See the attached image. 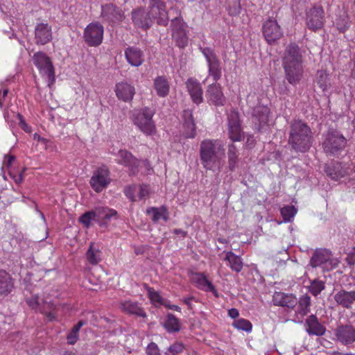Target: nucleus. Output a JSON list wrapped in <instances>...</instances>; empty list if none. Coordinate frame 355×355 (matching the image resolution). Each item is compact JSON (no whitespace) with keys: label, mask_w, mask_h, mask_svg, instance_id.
Here are the masks:
<instances>
[{"label":"nucleus","mask_w":355,"mask_h":355,"mask_svg":"<svg viewBox=\"0 0 355 355\" xmlns=\"http://www.w3.org/2000/svg\"><path fill=\"white\" fill-rule=\"evenodd\" d=\"M223 150V145L218 139H207L202 141L200 146V158L203 167L206 170H213L220 159L218 152Z\"/></svg>","instance_id":"nucleus-3"},{"label":"nucleus","mask_w":355,"mask_h":355,"mask_svg":"<svg viewBox=\"0 0 355 355\" xmlns=\"http://www.w3.org/2000/svg\"><path fill=\"white\" fill-rule=\"evenodd\" d=\"M17 117L19 120V125L20 128L26 132H31V127L25 121L24 116L21 114H18Z\"/></svg>","instance_id":"nucleus-54"},{"label":"nucleus","mask_w":355,"mask_h":355,"mask_svg":"<svg viewBox=\"0 0 355 355\" xmlns=\"http://www.w3.org/2000/svg\"><path fill=\"white\" fill-rule=\"evenodd\" d=\"M15 159V156L11 155H6L3 159V166L6 168L10 167Z\"/></svg>","instance_id":"nucleus-59"},{"label":"nucleus","mask_w":355,"mask_h":355,"mask_svg":"<svg viewBox=\"0 0 355 355\" xmlns=\"http://www.w3.org/2000/svg\"><path fill=\"white\" fill-rule=\"evenodd\" d=\"M207 66L209 76L212 77L213 80L216 83L222 76V69L220 60L207 64Z\"/></svg>","instance_id":"nucleus-39"},{"label":"nucleus","mask_w":355,"mask_h":355,"mask_svg":"<svg viewBox=\"0 0 355 355\" xmlns=\"http://www.w3.org/2000/svg\"><path fill=\"white\" fill-rule=\"evenodd\" d=\"M14 288V279L4 270H0V295L7 296Z\"/></svg>","instance_id":"nucleus-30"},{"label":"nucleus","mask_w":355,"mask_h":355,"mask_svg":"<svg viewBox=\"0 0 355 355\" xmlns=\"http://www.w3.org/2000/svg\"><path fill=\"white\" fill-rule=\"evenodd\" d=\"M96 222L100 226L106 225L112 218L117 216V211L115 209L108 207H97L94 209Z\"/></svg>","instance_id":"nucleus-31"},{"label":"nucleus","mask_w":355,"mask_h":355,"mask_svg":"<svg viewBox=\"0 0 355 355\" xmlns=\"http://www.w3.org/2000/svg\"><path fill=\"white\" fill-rule=\"evenodd\" d=\"M146 355H162L158 345L154 343H150L146 347Z\"/></svg>","instance_id":"nucleus-50"},{"label":"nucleus","mask_w":355,"mask_h":355,"mask_svg":"<svg viewBox=\"0 0 355 355\" xmlns=\"http://www.w3.org/2000/svg\"><path fill=\"white\" fill-rule=\"evenodd\" d=\"M336 26L340 33H345L349 28V24L346 17H340L336 19Z\"/></svg>","instance_id":"nucleus-49"},{"label":"nucleus","mask_w":355,"mask_h":355,"mask_svg":"<svg viewBox=\"0 0 355 355\" xmlns=\"http://www.w3.org/2000/svg\"><path fill=\"white\" fill-rule=\"evenodd\" d=\"M329 74L324 70H319L317 72L316 82L319 87L323 91H326L329 85Z\"/></svg>","instance_id":"nucleus-40"},{"label":"nucleus","mask_w":355,"mask_h":355,"mask_svg":"<svg viewBox=\"0 0 355 355\" xmlns=\"http://www.w3.org/2000/svg\"><path fill=\"white\" fill-rule=\"evenodd\" d=\"M116 162L128 168L130 173L135 175L139 171L140 161L127 150H119Z\"/></svg>","instance_id":"nucleus-15"},{"label":"nucleus","mask_w":355,"mask_h":355,"mask_svg":"<svg viewBox=\"0 0 355 355\" xmlns=\"http://www.w3.org/2000/svg\"><path fill=\"white\" fill-rule=\"evenodd\" d=\"M347 140L339 132L331 130L326 135L322 143L325 153L336 155L340 152L346 146Z\"/></svg>","instance_id":"nucleus-8"},{"label":"nucleus","mask_w":355,"mask_h":355,"mask_svg":"<svg viewBox=\"0 0 355 355\" xmlns=\"http://www.w3.org/2000/svg\"><path fill=\"white\" fill-rule=\"evenodd\" d=\"M85 324V322L83 320H80L76 324H75L71 331L73 332H76L78 334V332L80 329V328Z\"/></svg>","instance_id":"nucleus-62"},{"label":"nucleus","mask_w":355,"mask_h":355,"mask_svg":"<svg viewBox=\"0 0 355 355\" xmlns=\"http://www.w3.org/2000/svg\"><path fill=\"white\" fill-rule=\"evenodd\" d=\"M325 288L324 282L322 280L314 279L309 286V291L314 296L318 295Z\"/></svg>","instance_id":"nucleus-46"},{"label":"nucleus","mask_w":355,"mask_h":355,"mask_svg":"<svg viewBox=\"0 0 355 355\" xmlns=\"http://www.w3.org/2000/svg\"><path fill=\"white\" fill-rule=\"evenodd\" d=\"M162 306H164L166 308H168V309L173 310L178 312H181V308L180 306L175 304H170L169 301L165 300Z\"/></svg>","instance_id":"nucleus-60"},{"label":"nucleus","mask_w":355,"mask_h":355,"mask_svg":"<svg viewBox=\"0 0 355 355\" xmlns=\"http://www.w3.org/2000/svg\"><path fill=\"white\" fill-rule=\"evenodd\" d=\"M125 58L127 62L133 67H139L144 62V53L136 46H130L125 49Z\"/></svg>","instance_id":"nucleus-26"},{"label":"nucleus","mask_w":355,"mask_h":355,"mask_svg":"<svg viewBox=\"0 0 355 355\" xmlns=\"http://www.w3.org/2000/svg\"><path fill=\"white\" fill-rule=\"evenodd\" d=\"M186 87L193 103L200 105L203 102V90L199 81L189 78L186 82Z\"/></svg>","instance_id":"nucleus-21"},{"label":"nucleus","mask_w":355,"mask_h":355,"mask_svg":"<svg viewBox=\"0 0 355 355\" xmlns=\"http://www.w3.org/2000/svg\"><path fill=\"white\" fill-rule=\"evenodd\" d=\"M326 172L334 180H338L345 175V173L340 170V166H334L332 168L329 167L326 169Z\"/></svg>","instance_id":"nucleus-48"},{"label":"nucleus","mask_w":355,"mask_h":355,"mask_svg":"<svg viewBox=\"0 0 355 355\" xmlns=\"http://www.w3.org/2000/svg\"><path fill=\"white\" fill-rule=\"evenodd\" d=\"M184 119V135L186 138H194L196 135V126L192 111L185 110L182 114Z\"/></svg>","instance_id":"nucleus-29"},{"label":"nucleus","mask_w":355,"mask_h":355,"mask_svg":"<svg viewBox=\"0 0 355 355\" xmlns=\"http://www.w3.org/2000/svg\"><path fill=\"white\" fill-rule=\"evenodd\" d=\"M153 87L159 97L164 98L169 94L170 84L168 78L164 76H158L155 78Z\"/></svg>","instance_id":"nucleus-32"},{"label":"nucleus","mask_w":355,"mask_h":355,"mask_svg":"<svg viewBox=\"0 0 355 355\" xmlns=\"http://www.w3.org/2000/svg\"><path fill=\"white\" fill-rule=\"evenodd\" d=\"M305 21L307 28L313 32L321 30L324 25L325 12L321 5L314 4L306 10Z\"/></svg>","instance_id":"nucleus-7"},{"label":"nucleus","mask_w":355,"mask_h":355,"mask_svg":"<svg viewBox=\"0 0 355 355\" xmlns=\"http://www.w3.org/2000/svg\"><path fill=\"white\" fill-rule=\"evenodd\" d=\"M149 9L148 15L151 18L152 23L155 20L159 25L164 26L168 25V12L164 2L161 0H150Z\"/></svg>","instance_id":"nucleus-11"},{"label":"nucleus","mask_w":355,"mask_h":355,"mask_svg":"<svg viewBox=\"0 0 355 355\" xmlns=\"http://www.w3.org/2000/svg\"><path fill=\"white\" fill-rule=\"evenodd\" d=\"M297 305L295 313L304 317L310 312L311 297L308 295L301 296L297 300Z\"/></svg>","instance_id":"nucleus-36"},{"label":"nucleus","mask_w":355,"mask_h":355,"mask_svg":"<svg viewBox=\"0 0 355 355\" xmlns=\"http://www.w3.org/2000/svg\"><path fill=\"white\" fill-rule=\"evenodd\" d=\"M147 291L148 297L153 304L163 305L165 300L162 298V297L157 291H155L151 287H148Z\"/></svg>","instance_id":"nucleus-47"},{"label":"nucleus","mask_w":355,"mask_h":355,"mask_svg":"<svg viewBox=\"0 0 355 355\" xmlns=\"http://www.w3.org/2000/svg\"><path fill=\"white\" fill-rule=\"evenodd\" d=\"M26 303L35 311L46 315L50 320H53L55 318V314L51 311H49L51 309V304L41 300L38 295H32L31 297L27 298Z\"/></svg>","instance_id":"nucleus-20"},{"label":"nucleus","mask_w":355,"mask_h":355,"mask_svg":"<svg viewBox=\"0 0 355 355\" xmlns=\"http://www.w3.org/2000/svg\"><path fill=\"white\" fill-rule=\"evenodd\" d=\"M191 280L197 288L205 292H211L216 297H219L218 292L215 286L207 279L205 273L198 272H193Z\"/></svg>","instance_id":"nucleus-17"},{"label":"nucleus","mask_w":355,"mask_h":355,"mask_svg":"<svg viewBox=\"0 0 355 355\" xmlns=\"http://www.w3.org/2000/svg\"><path fill=\"white\" fill-rule=\"evenodd\" d=\"M171 10L176 15L171 21L170 28L172 39L178 48L184 49L189 43L188 26L182 16L181 11L178 8H172Z\"/></svg>","instance_id":"nucleus-4"},{"label":"nucleus","mask_w":355,"mask_h":355,"mask_svg":"<svg viewBox=\"0 0 355 355\" xmlns=\"http://www.w3.org/2000/svg\"><path fill=\"white\" fill-rule=\"evenodd\" d=\"M103 26L98 21L89 24L83 32L84 40L91 47L98 46L103 42Z\"/></svg>","instance_id":"nucleus-10"},{"label":"nucleus","mask_w":355,"mask_h":355,"mask_svg":"<svg viewBox=\"0 0 355 355\" xmlns=\"http://www.w3.org/2000/svg\"><path fill=\"white\" fill-rule=\"evenodd\" d=\"M147 214H153L152 220L154 223L157 222L159 219L162 218L164 221L168 220V209L166 207L162 206L160 207H152L146 210Z\"/></svg>","instance_id":"nucleus-35"},{"label":"nucleus","mask_w":355,"mask_h":355,"mask_svg":"<svg viewBox=\"0 0 355 355\" xmlns=\"http://www.w3.org/2000/svg\"><path fill=\"white\" fill-rule=\"evenodd\" d=\"M223 260L227 262V266L232 271L240 272L243 268V262L241 257L232 251L225 252Z\"/></svg>","instance_id":"nucleus-34"},{"label":"nucleus","mask_w":355,"mask_h":355,"mask_svg":"<svg viewBox=\"0 0 355 355\" xmlns=\"http://www.w3.org/2000/svg\"><path fill=\"white\" fill-rule=\"evenodd\" d=\"M311 266L313 268L321 266L322 265H330L331 269L338 266L337 259L332 258L331 252L327 249L316 250L310 261Z\"/></svg>","instance_id":"nucleus-14"},{"label":"nucleus","mask_w":355,"mask_h":355,"mask_svg":"<svg viewBox=\"0 0 355 355\" xmlns=\"http://www.w3.org/2000/svg\"><path fill=\"white\" fill-rule=\"evenodd\" d=\"M150 193L149 187L146 184H141L138 189V199L142 200L148 196Z\"/></svg>","instance_id":"nucleus-53"},{"label":"nucleus","mask_w":355,"mask_h":355,"mask_svg":"<svg viewBox=\"0 0 355 355\" xmlns=\"http://www.w3.org/2000/svg\"><path fill=\"white\" fill-rule=\"evenodd\" d=\"M155 114L154 110L145 107L133 114L134 125L146 136H153L157 133L156 125L153 119Z\"/></svg>","instance_id":"nucleus-5"},{"label":"nucleus","mask_w":355,"mask_h":355,"mask_svg":"<svg viewBox=\"0 0 355 355\" xmlns=\"http://www.w3.org/2000/svg\"><path fill=\"white\" fill-rule=\"evenodd\" d=\"M33 62L42 77H46L48 85L51 87L55 81V69L51 58L42 51L33 54Z\"/></svg>","instance_id":"nucleus-6"},{"label":"nucleus","mask_w":355,"mask_h":355,"mask_svg":"<svg viewBox=\"0 0 355 355\" xmlns=\"http://www.w3.org/2000/svg\"><path fill=\"white\" fill-rule=\"evenodd\" d=\"M35 38L37 44L49 43L52 39L51 26L47 23L37 24L35 28Z\"/></svg>","instance_id":"nucleus-24"},{"label":"nucleus","mask_w":355,"mask_h":355,"mask_svg":"<svg viewBox=\"0 0 355 355\" xmlns=\"http://www.w3.org/2000/svg\"><path fill=\"white\" fill-rule=\"evenodd\" d=\"M114 92L119 100L130 103L135 95L136 89L133 85L122 81L116 84Z\"/></svg>","instance_id":"nucleus-19"},{"label":"nucleus","mask_w":355,"mask_h":355,"mask_svg":"<svg viewBox=\"0 0 355 355\" xmlns=\"http://www.w3.org/2000/svg\"><path fill=\"white\" fill-rule=\"evenodd\" d=\"M24 171H25V168H24V170L18 174H12V173H9V174H10V176L11 177V178L15 181V182L19 184L24 181Z\"/></svg>","instance_id":"nucleus-57"},{"label":"nucleus","mask_w":355,"mask_h":355,"mask_svg":"<svg viewBox=\"0 0 355 355\" xmlns=\"http://www.w3.org/2000/svg\"><path fill=\"white\" fill-rule=\"evenodd\" d=\"M334 334L336 340L344 345H351L355 342V328L352 325H338L335 329Z\"/></svg>","instance_id":"nucleus-16"},{"label":"nucleus","mask_w":355,"mask_h":355,"mask_svg":"<svg viewBox=\"0 0 355 355\" xmlns=\"http://www.w3.org/2000/svg\"><path fill=\"white\" fill-rule=\"evenodd\" d=\"M184 349V345L180 342H175V343L171 345L168 349V352L173 355H178V354L183 352Z\"/></svg>","instance_id":"nucleus-51"},{"label":"nucleus","mask_w":355,"mask_h":355,"mask_svg":"<svg viewBox=\"0 0 355 355\" xmlns=\"http://www.w3.org/2000/svg\"><path fill=\"white\" fill-rule=\"evenodd\" d=\"M120 309L123 312L128 314L135 315L141 318H146V313L144 309L139 306L137 302L132 301H125L120 304Z\"/></svg>","instance_id":"nucleus-33"},{"label":"nucleus","mask_w":355,"mask_h":355,"mask_svg":"<svg viewBox=\"0 0 355 355\" xmlns=\"http://www.w3.org/2000/svg\"><path fill=\"white\" fill-rule=\"evenodd\" d=\"M306 330L309 335L323 336L326 332V328L319 321L316 315H309L305 322Z\"/></svg>","instance_id":"nucleus-27"},{"label":"nucleus","mask_w":355,"mask_h":355,"mask_svg":"<svg viewBox=\"0 0 355 355\" xmlns=\"http://www.w3.org/2000/svg\"><path fill=\"white\" fill-rule=\"evenodd\" d=\"M112 181L110 171L107 166L103 165L94 171L89 180V184L96 193H101Z\"/></svg>","instance_id":"nucleus-9"},{"label":"nucleus","mask_w":355,"mask_h":355,"mask_svg":"<svg viewBox=\"0 0 355 355\" xmlns=\"http://www.w3.org/2000/svg\"><path fill=\"white\" fill-rule=\"evenodd\" d=\"M228 136L234 142L241 141L243 133L239 112L231 110L227 114Z\"/></svg>","instance_id":"nucleus-12"},{"label":"nucleus","mask_w":355,"mask_h":355,"mask_svg":"<svg viewBox=\"0 0 355 355\" xmlns=\"http://www.w3.org/2000/svg\"><path fill=\"white\" fill-rule=\"evenodd\" d=\"M173 233L176 235H181L184 238L187 235V232L181 229H174Z\"/></svg>","instance_id":"nucleus-64"},{"label":"nucleus","mask_w":355,"mask_h":355,"mask_svg":"<svg viewBox=\"0 0 355 355\" xmlns=\"http://www.w3.org/2000/svg\"><path fill=\"white\" fill-rule=\"evenodd\" d=\"M282 66L285 77L292 85H297L303 77V58L299 46L295 43L289 44L284 53Z\"/></svg>","instance_id":"nucleus-1"},{"label":"nucleus","mask_w":355,"mask_h":355,"mask_svg":"<svg viewBox=\"0 0 355 355\" xmlns=\"http://www.w3.org/2000/svg\"><path fill=\"white\" fill-rule=\"evenodd\" d=\"M132 19L135 26L145 30L152 26L151 18L149 17L148 12H146L143 8L132 10Z\"/></svg>","instance_id":"nucleus-28"},{"label":"nucleus","mask_w":355,"mask_h":355,"mask_svg":"<svg viewBox=\"0 0 355 355\" xmlns=\"http://www.w3.org/2000/svg\"><path fill=\"white\" fill-rule=\"evenodd\" d=\"M256 117L259 123V125H263L268 123L270 114V109L267 107H261L255 111Z\"/></svg>","instance_id":"nucleus-41"},{"label":"nucleus","mask_w":355,"mask_h":355,"mask_svg":"<svg viewBox=\"0 0 355 355\" xmlns=\"http://www.w3.org/2000/svg\"><path fill=\"white\" fill-rule=\"evenodd\" d=\"M194 300V297H186L183 300L185 304L187 305L189 309H192L191 301Z\"/></svg>","instance_id":"nucleus-63"},{"label":"nucleus","mask_w":355,"mask_h":355,"mask_svg":"<svg viewBox=\"0 0 355 355\" xmlns=\"http://www.w3.org/2000/svg\"><path fill=\"white\" fill-rule=\"evenodd\" d=\"M135 191H137L136 186H128L125 188L124 193L132 202H135L137 200L134 194Z\"/></svg>","instance_id":"nucleus-52"},{"label":"nucleus","mask_w":355,"mask_h":355,"mask_svg":"<svg viewBox=\"0 0 355 355\" xmlns=\"http://www.w3.org/2000/svg\"><path fill=\"white\" fill-rule=\"evenodd\" d=\"M206 96L208 102L216 106H223L226 102L222 87L217 83H212L208 86L206 91Z\"/></svg>","instance_id":"nucleus-18"},{"label":"nucleus","mask_w":355,"mask_h":355,"mask_svg":"<svg viewBox=\"0 0 355 355\" xmlns=\"http://www.w3.org/2000/svg\"><path fill=\"white\" fill-rule=\"evenodd\" d=\"M228 315L232 318H236L239 315V311L235 308H232L228 311Z\"/></svg>","instance_id":"nucleus-61"},{"label":"nucleus","mask_w":355,"mask_h":355,"mask_svg":"<svg viewBox=\"0 0 355 355\" xmlns=\"http://www.w3.org/2000/svg\"><path fill=\"white\" fill-rule=\"evenodd\" d=\"M101 17L111 23H116L122 21L123 12L113 3H107L101 7Z\"/></svg>","instance_id":"nucleus-23"},{"label":"nucleus","mask_w":355,"mask_h":355,"mask_svg":"<svg viewBox=\"0 0 355 355\" xmlns=\"http://www.w3.org/2000/svg\"><path fill=\"white\" fill-rule=\"evenodd\" d=\"M236 156H239V150L236 146L234 144L228 145L227 149V159L228 160L234 158Z\"/></svg>","instance_id":"nucleus-55"},{"label":"nucleus","mask_w":355,"mask_h":355,"mask_svg":"<svg viewBox=\"0 0 355 355\" xmlns=\"http://www.w3.org/2000/svg\"><path fill=\"white\" fill-rule=\"evenodd\" d=\"M199 49L202 54L206 59L207 64L219 61L218 56L216 55L214 49L211 47H202L200 46Z\"/></svg>","instance_id":"nucleus-42"},{"label":"nucleus","mask_w":355,"mask_h":355,"mask_svg":"<svg viewBox=\"0 0 355 355\" xmlns=\"http://www.w3.org/2000/svg\"><path fill=\"white\" fill-rule=\"evenodd\" d=\"M92 220L96 222L94 210L86 211L79 218V222L86 228H89L91 226Z\"/></svg>","instance_id":"nucleus-44"},{"label":"nucleus","mask_w":355,"mask_h":355,"mask_svg":"<svg viewBox=\"0 0 355 355\" xmlns=\"http://www.w3.org/2000/svg\"><path fill=\"white\" fill-rule=\"evenodd\" d=\"M274 305L293 310L297 304V299L293 294L275 292L272 296Z\"/></svg>","instance_id":"nucleus-22"},{"label":"nucleus","mask_w":355,"mask_h":355,"mask_svg":"<svg viewBox=\"0 0 355 355\" xmlns=\"http://www.w3.org/2000/svg\"><path fill=\"white\" fill-rule=\"evenodd\" d=\"M164 327L168 333L178 332L180 330V323L173 314L168 313L164 324Z\"/></svg>","instance_id":"nucleus-37"},{"label":"nucleus","mask_w":355,"mask_h":355,"mask_svg":"<svg viewBox=\"0 0 355 355\" xmlns=\"http://www.w3.org/2000/svg\"><path fill=\"white\" fill-rule=\"evenodd\" d=\"M78 339V334L76 332L71 331L67 334V343L69 345H74Z\"/></svg>","instance_id":"nucleus-58"},{"label":"nucleus","mask_w":355,"mask_h":355,"mask_svg":"<svg viewBox=\"0 0 355 355\" xmlns=\"http://www.w3.org/2000/svg\"><path fill=\"white\" fill-rule=\"evenodd\" d=\"M263 35L266 42L271 44L283 36L281 26L277 20L269 17L262 26Z\"/></svg>","instance_id":"nucleus-13"},{"label":"nucleus","mask_w":355,"mask_h":355,"mask_svg":"<svg viewBox=\"0 0 355 355\" xmlns=\"http://www.w3.org/2000/svg\"><path fill=\"white\" fill-rule=\"evenodd\" d=\"M239 162V156H236L228 160V168L230 171L233 172L236 169V168L238 167Z\"/></svg>","instance_id":"nucleus-56"},{"label":"nucleus","mask_w":355,"mask_h":355,"mask_svg":"<svg viewBox=\"0 0 355 355\" xmlns=\"http://www.w3.org/2000/svg\"><path fill=\"white\" fill-rule=\"evenodd\" d=\"M86 259L92 265H97L101 261V252L98 248H94V243H91L86 252Z\"/></svg>","instance_id":"nucleus-38"},{"label":"nucleus","mask_w":355,"mask_h":355,"mask_svg":"<svg viewBox=\"0 0 355 355\" xmlns=\"http://www.w3.org/2000/svg\"><path fill=\"white\" fill-rule=\"evenodd\" d=\"M280 213L285 222H290L297 214V209L293 205L284 206L280 209Z\"/></svg>","instance_id":"nucleus-43"},{"label":"nucleus","mask_w":355,"mask_h":355,"mask_svg":"<svg viewBox=\"0 0 355 355\" xmlns=\"http://www.w3.org/2000/svg\"><path fill=\"white\" fill-rule=\"evenodd\" d=\"M334 299L338 306L347 309H351L355 302V291L341 289L334 294Z\"/></svg>","instance_id":"nucleus-25"},{"label":"nucleus","mask_w":355,"mask_h":355,"mask_svg":"<svg viewBox=\"0 0 355 355\" xmlns=\"http://www.w3.org/2000/svg\"><path fill=\"white\" fill-rule=\"evenodd\" d=\"M232 326L239 330H243L246 332H250L252 329V323L244 318H240L234 320Z\"/></svg>","instance_id":"nucleus-45"},{"label":"nucleus","mask_w":355,"mask_h":355,"mask_svg":"<svg viewBox=\"0 0 355 355\" xmlns=\"http://www.w3.org/2000/svg\"><path fill=\"white\" fill-rule=\"evenodd\" d=\"M313 144V132L306 123L300 119L290 123L288 144L296 152L305 153Z\"/></svg>","instance_id":"nucleus-2"}]
</instances>
